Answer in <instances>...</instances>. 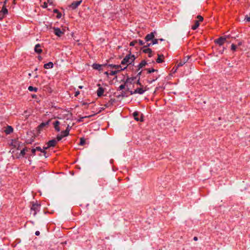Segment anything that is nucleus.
I'll use <instances>...</instances> for the list:
<instances>
[{"label":"nucleus","instance_id":"obj_1","mask_svg":"<svg viewBox=\"0 0 250 250\" xmlns=\"http://www.w3.org/2000/svg\"><path fill=\"white\" fill-rule=\"evenodd\" d=\"M135 59V57L134 55H131V54L126 55L122 61L121 64H125L128 63L129 64H132L133 63L134 60Z\"/></svg>","mask_w":250,"mask_h":250},{"label":"nucleus","instance_id":"obj_2","mask_svg":"<svg viewBox=\"0 0 250 250\" xmlns=\"http://www.w3.org/2000/svg\"><path fill=\"white\" fill-rule=\"evenodd\" d=\"M41 208V205L38 203H33L30 208V214L35 216L37 213L39 211Z\"/></svg>","mask_w":250,"mask_h":250},{"label":"nucleus","instance_id":"obj_3","mask_svg":"<svg viewBox=\"0 0 250 250\" xmlns=\"http://www.w3.org/2000/svg\"><path fill=\"white\" fill-rule=\"evenodd\" d=\"M156 32L155 31H153L151 32L149 34H148L145 37V40L146 42H148L150 41L153 39L155 37V34H156Z\"/></svg>","mask_w":250,"mask_h":250},{"label":"nucleus","instance_id":"obj_4","mask_svg":"<svg viewBox=\"0 0 250 250\" xmlns=\"http://www.w3.org/2000/svg\"><path fill=\"white\" fill-rule=\"evenodd\" d=\"M82 2V0L74 1L70 5L69 8L72 10L76 9Z\"/></svg>","mask_w":250,"mask_h":250},{"label":"nucleus","instance_id":"obj_5","mask_svg":"<svg viewBox=\"0 0 250 250\" xmlns=\"http://www.w3.org/2000/svg\"><path fill=\"white\" fill-rule=\"evenodd\" d=\"M226 41V37H221L215 40L214 42L215 43L219 45H222Z\"/></svg>","mask_w":250,"mask_h":250},{"label":"nucleus","instance_id":"obj_6","mask_svg":"<svg viewBox=\"0 0 250 250\" xmlns=\"http://www.w3.org/2000/svg\"><path fill=\"white\" fill-rule=\"evenodd\" d=\"M56 143H57V140L55 139H52L51 140H50L47 143V146L46 147H43V149H46L50 147H53L56 145Z\"/></svg>","mask_w":250,"mask_h":250},{"label":"nucleus","instance_id":"obj_7","mask_svg":"<svg viewBox=\"0 0 250 250\" xmlns=\"http://www.w3.org/2000/svg\"><path fill=\"white\" fill-rule=\"evenodd\" d=\"M53 28L54 34L58 37H61L64 33L59 27H53Z\"/></svg>","mask_w":250,"mask_h":250},{"label":"nucleus","instance_id":"obj_8","mask_svg":"<svg viewBox=\"0 0 250 250\" xmlns=\"http://www.w3.org/2000/svg\"><path fill=\"white\" fill-rule=\"evenodd\" d=\"M51 121V119L48 120L47 121L42 123L38 127L39 130L42 129L43 127L47 126Z\"/></svg>","mask_w":250,"mask_h":250},{"label":"nucleus","instance_id":"obj_9","mask_svg":"<svg viewBox=\"0 0 250 250\" xmlns=\"http://www.w3.org/2000/svg\"><path fill=\"white\" fill-rule=\"evenodd\" d=\"M190 57L189 56H188L187 57H185L184 59L182 61H181L179 63L177 64L176 69L178 67L183 66L184 64H185L188 59H189Z\"/></svg>","mask_w":250,"mask_h":250},{"label":"nucleus","instance_id":"obj_10","mask_svg":"<svg viewBox=\"0 0 250 250\" xmlns=\"http://www.w3.org/2000/svg\"><path fill=\"white\" fill-rule=\"evenodd\" d=\"M11 145L18 149H20V142L17 140H12Z\"/></svg>","mask_w":250,"mask_h":250},{"label":"nucleus","instance_id":"obj_11","mask_svg":"<svg viewBox=\"0 0 250 250\" xmlns=\"http://www.w3.org/2000/svg\"><path fill=\"white\" fill-rule=\"evenodd\" d=\"M53 125L56 131H57V132L60 131L61 129L59 127L60 122L59 121H55L53 123Z\"/></svg>","mask_w":250,"mask_h":250},{"label":"nucleus","instance_id":"obj_12","mask_svg":"<svg viewBox=\"0 0 250 250\" xmlns=\"http://www.w3.org/2000/svg\"><path fill=\"white\" fill-rule=\"evenodd\" d=\"M71 129V126H70L69 125H68L66 129L64 131H62L61 133L63 134V136L66 137L69 135V131Z\"/></svg>","mask_w":250,"mask_h":250},{"label":"nucleus","instance_id":"obj_13","mask_svg":"<svg viewBox=\"0 0 250 250\" xmlns=\"http://www.w3.org/2000/svg\"><path fill=\"white\" fill-rule=\"evenodd\" d=\"M13 131V128L11 126L7 125L6 129L4 130L5 133L6 134H9Z\"/></svg>","mask_w":250,"mask_h":250},{"label":"nucleus","instance_id":"obj_14","mask_svg":"<svg viewBox=\"0 0 250 250\" xmlns=\"http://www.w3.org/2000/svg\"><path fill=\"white\" fill-rule=\"evenodd\" d=\"M104 92V89L102 87H99L97 90V93L98 97H101L103 95Z\"/></svg>","mask_w":250,"mask_h":250},{"label":"nucleus","instance_id":"obj_15","mask_svg":"<svg viewBox=\"0 0 250 250\" xmlns=\"http://www.w3.org/2000/svg\"><path fill=\"white\" fill-rule=\"evenodd\" d=\"M40 47H41V45L39 43L37 44L35 46V48H34L35 51L36 53H39V54L42 52V49L40 48Z\"/></svg>","mask_w":250,"mask_h":250},{"label":"nucleus","instance_id":"obj_16","mask_svg":"<svg viewBox=\"0 0 250 250\" xmlns=\"http://www.w3.org/2000/svg\"><path fill=\"white\" fill-rule=\"evenodd\" d=\"M53 63L51 62L44 64V68L45 69H49L53 67Z\"/></svg>","mask_w":250,"mask_h":250},{"label":"nucleus","instance_id":"obj_17","mask_svg":"<svg viewBox=\"0 0 250 250\" xmlns=\"http://www.w3.org/2000/svg\"><path fill=\"white\" fill-rule=\"evenodd\" d=\"M133 116L134 117V118L135 120H136L137 121H142L143 120L142 119V118L141 119H139L138 116H139V112H137V111H135L133 113Z\"/></svg>","mask_w":250,"mask_h":250},{"label":"nucleus","instance_id":"obj_18","mask_svg":"<svg viewBox=\"0 0 250 250\" xmlns=\"http://www.w3.org/2000/svg\"><path fill=\"white\" fill-rule=\"evenodd\" d=\"M145 91V90L143 89L142 88H137L135 90V93L141 95L144 94Z\"/></svg>","mask_w":250,"mask_h":250},{"label":"nucleus","instance_id":"obj_19","mask_svg":"<svg viewBox=\"0 0 250 250\" xmlns=\"http://www.w3.org/2000/svg\"><path fill=\"white\" fill-rule=\"evenodd\" d=\"M146 62L145 60L142 61L138 65V70L140 69L146 64Z\"/></svg>","mask_w":250,"mask_h":250},{"label":"nucleus","instance_id":"obj_20","mask_svg":"<svg viewBox=\"0 0 250 250\" xmlns=\"http://www.w3.org/2000/svg\"><path fill=\"white\" fill-rule=\"evenodd\" d=\"M102 67V65L98 64V63H93L92 65V67L93 69L96 70H100Z\"/></svg>","mask_w":250,"mask_h":250},{"label":"nucleus","instance_id":"obj_21","mask_svg":"<svg viewBox=\"0 0 250 250\" xmlns=\"http://www.w3.org/2000/svg\"><path fill=\"white\" fill-rule=\"evenodd\" d=\"M136 78V77H131V78H129L128 77L125 82V83H132V82L134 80V79H135Z\"/></svg>","mask_w":250,"mask_h":250},{"label":"nucleus","instance_id":"obj_22","mask_svg":"<svg viewBox=\"0 0 250 250\" xmlns=\"http://www.w3.org/2000/svg\"><path fill=\"white\" fill-rule=\"evenodd\" d=\"M4 15H6V14H8V10L6 8V6L5 5H3L2 7V9L0 11Z\"/></svg>","mask_w":250,"mask_h":250},{"label":"nucleus","instance_id":"obj_23","mask_svg":"<svg viewBox=\"0 0 250 250\" xmlns=\"http://www.w3.org/2000/svg\"><path fill=\"white\" fill-rule=\"evenodd\" d=\"M158 57L157 59L156 60V62L157 63H162V62H163L164 61L163 59H162L161 58V57H164V55L158 54Z\"/></svg>","mask_w":250,"mask_h":250},{"label":"nucleus","instance_id":"obj_24","mask_svg":"<svg viewBox=\"0 0 250 250\" xmlns=\"http://www.w3.org/2000/svg\"><path fill=\"white\" fill-rule=\"evenodd\" d=\"M199 23L198 21H195V24L194 25L192 26L191 29L192 30H196L199 26Z\"/></svg>","mask_w":250,"mask_h":250},{"label":"nucleus","instance_id":"obj_25","mask_svg":"<svg viewBox=\"0 0 250 250\" xmlns=\"http://www.w3.org/2000/svg\"><path fill=\"white\" fill-rule=\"evenodd\" d=\"M28 149L26 147L23 148L20 152V156L23 157L25 154V151H27Z\"/></svg>","mask_w":250,"mask_h":250},{"label":"nucleus","instance_id":"obj_26","mask_svg":"<svg viewBox=\"0 0 250 250\" xmlns=\"http://www.w3.org/2000/svg\"><path fill=\"white\" fill-rule=\"evenodd\" d=\"M143 52L145 53L150 54V53H152V50L148 47H146L143 50Z\"/></svg>","mask_w":250,"mask_h":250},{"label":"nucleus","instance_id":"obj_27","mask_svg":"<svg viewBox=\"0 0 250 250\" xmlns=\"http://www.w3.org/2000/svg\"><path fill=\"white\" fill-rule=\"evenodd\" d=\"M126 68V66L124 67V68H121L120 71L121 70H125V68ZM119 71H120V70H117V71H111V72L110 73L109 75H112V76H113V75H116Z\"/></svg>","mask_w":250,"mask_h":250},{"label":"nucleus","instance_id":"obj_28","mask_svg":"<svg viewBox=\"0 0 250 250\" xmlns=\"http://www.w3.org/2000/svg\"><path fill=\"white\" fill-rule=\"evenodd\" d=\"M28 90L30 91H35L36 92L38 90V88L35 87H33L32 86H29L28 88Z\"/></svg>","mask_w":250,"mask_h":250},{"label":"nucleus","instance_id":"obj_29","mask_svg":"<svg viewBox=\"0 0 250 250\" xmlns=\"http://www.w3.org/2000/svg\"><path fill=\"white\" fill-rule=\"evenodd\" d=\"M65 137V136H63V134H61V135H60V134H58V135H57V138H56V139H57V141H61V140L62 139V138H63V137Z\"/></svg>","mask_w":250,"mask_h":250},{"label":"nucleus","instance_id":"obj_30","mask_svg":"<svg viewBox=\"0 0 250 250\" xmlns=\"http://www.w3.org/2000/svg\"><path fill=\"white\" fill-rule=\"evenodd\" d=\"M244 21L246 22H250V13L245 16Z\"/></svg>","mask_w":250,"mask_h":250},{"label":"nucleus","instance_id":"obj_31","mask_svg":"<svg viewBox=\"0 0 250 250\" xmlns=\"http://www.w3.org/2000/svg\"><path fill=\"white\" fill-rule=\"evenodd\" d=\"M85 139L83 138H81L80 139V143H79V145L83 146V145H84L85 144Z\"/></svg>","mask_w":250,"mask_h":250},{"label":"nucleus","instance_id":"obj_32","mask_svg":"<svg viewBox=\"0 0 250 250\" xmlns=\"http://www.w3.org/2000/svg\"><path fill=\"white\" fill-rule=\"evenodd\" d=\"M108 66H110V67L114 68L116 69L119 68L121 67L120 65H115V64H109Z\"/></svg>","mask_w":250,"mask_h":250},{"label":"nucleus","instance_id":"obj_33","mask_svg":"<svg viewBox=\"0 0 250 250\" xmlns=\"http://www.w3.org/2000/svg\"><path fill=\"white\" fill-rule=\"evenodd\" d=\"M158 39L153 38V39L152 40V44H156L158 43Z\"/></svg>","mask_w":250,"mask_h":250},{"label":"nucleus","instance_id":"obj_34","mask_svg":"<svg viewBox=\"0 0 250 250\" xmlns=\"http://www.w3.org/2000/svg\"><path fill=\"white\" fill-rule=\"evenodd\" d=\"M156 71H158V70L157 69H155L153 68L148 69L147 70V73H151L152 72H156Z\"/></svg>","mask_w":250,"mask_h":250},{"label":"nucleus","instance_id":"obj_35","mask_svg":"<svg viewBox=\"0 0 250 250\" xmlns=\"http://www.w3.org/2000/svg\"><path fill=\"white\" fill-rule=\"evenodd\" d=\"M137 42H138V41L135 40V41H133L130 42L129 45H130V46H133Z\"/></svg>","mask_w":250,"mask_h":250},{"label":"nucleus","instance_id":"obj_36","mask_svg":"<svg viewBox=\"0 0 250 250\" xmlns=\"http://www.w3.org/2000/svg\"><path fill=\"white\" fill-rule=\"evenodd\" d=\"M236 45H235V44H232L231 45V50L234 51L236 50Z\"/></svg>","mask_w":250,"mask_h":250},{"label":"nucleus","instance_id":"obj_37","mask_svg":"<svg viewBox=\"0 0 250 250\" xmlns=\"http://www.w3.org/2000/svg\"><path fill=\"white\" fill-rule=\"evenodd\" d=\"M125 88V84H121L118 88V90H122Z\"/></svg>","mask_w":250,"mask_h":250},{"label":"nucleus","instance_id":"obj_38","mask_svg":"<svg viewBox=\"0 0 250 250\" xmlns=\"http://www.w3.org/2000/svg\"><path fill=\"white\" fill-rule=\"evenodd\" d=\"M153 44H152V42H150V43H147L146 45H144L143 46V48H146V47H148L151 45H152Z\"/></svg>","mask_w":250,"mask_h":250},{"label":"nucleus","instance_id":"obj_39","mask_svg":"<svg viewBox=\"0 0 250 250\" xmlns=\"http://www.w3.org/2000/svg\"><path fill=\"white\" fill-rule=\"evenodd\" d=\"M137 41L140 45H143L145 44V42H144L142 40H139Z\"/></svg>","mask_w":250,"mask_h":250},{"label":"nucleus","instance_id":"obj_40","mask_svg":"<svg viewBox=\"0 0 250 250\" xmlns=\"http://www.w3.org/2000/svg\"><path fill=\"white\" fill-rule=\"evenodd\" d=\"M35 149L37 150V151H41V152H42L43 151V150L41 148V147L40 146H37L36 148H35Z\"/></svg>","mask_w":250,"mask_h":250},{"label":"nucleus","instance_id":"obj_41","mask_svg":"<svg viewBox=\"0 0 250 250\" xmlns=\"http://www.w3.org/2000/svg\"><path fill=\"white\" fill-rule=\"evenodd\" d=\"M197 18L199 20V21H201L203 20V18L200 15H198L197 17Z\"/></svg>","mask_w":250,"mask_h":250},{"label":"nucleus","instance_id":"obj_42","mask_svg":"<svg viewBox=\"0 0 250 250\" xmlns=\"http://www.w3.org/2000/svg\"><path fill=\"white\" fill-rule=\"evenodd\" d=\"M126 95L125 92H124V91H122V93H121V96H122V97H125V96H126V95ZM120 96V95L118 96L117 97H118V98H119Z\"/></svg>","mask_w":250,"mask_h":250},{"label":"nucleus","instance_id":"obj_43","mask_svg":"<svg viewBox=\"0 0 250 250\" xmlns=\"http://www.w3.org/2000/svg\"><path fill=\"white\" fill-rule=\"evenodd\" d=\"M36 151L37 150L35 149V148L32 149L31 151H32V155L33 156L35 155V153H36Z\"/></svg>","mask_w":250,"mask_h":250},{"label":"nucleus","instance_id":"obj_44","mask_svg":"<svg viewBox=\"0 0 250 250\" xmlns=\"http://www.w3.org/2000/svg\"><path fill=\"white\" fill-rule=\"evenodd\" d=\"M62 17V14L61 13L59 12L58 13V15H57V18H58V19H60Z\"/></svg>","mask_w":250,"mask_h":250},{"label":"nucleus","instance_id":"obj_45","mask_svg":"<svg viewBox=\"0 0 250 250\" xmlns=\"http://www.w3.org/2000/svg\"><path fill=\"white\" fill-rule=\"evenodd\" d=\"M80 94V91H77L75 92V97H77Z\"/></svg>","mask_w":250,"mask_h":250},{"label":"nucleus","instance_id":"obj_46","mask_svg":"<svg viewBox=\"0 0 250 250\" xmlns=\"http://www.w3.org/2000/svg\"><path fill=\"white\" fill-rule=\"evenodd\" d=\"M91 116H85V117H82L79 120V122H81L82 121V119H83V118H87V117H91Z\"/></svg>","mask_w":250,"mask_h":250},{"label":"nucleus","instance_id":"obj_47","mask_svg":"<svg viewBox=\"0 0 250 250\" xmlns=\"http://www.w3.org/2000/svg\"><path fill=\"white\" fill-rule=\"evenodd\" d=\"M158 77H156L155 78V79H153V80H151V81H150L149 82V83H153V82H154L156 80H157V79H158Z\"/></svg>","mask_w":250,"mask_h":250},{"label":"nucleus","instance_id":"obj_48","mask_svg":"<svg viewBox=\"0 0 250 250\" xmlns=\"http://www.w3.org/2000/svg\"><path fill=\"white\" fill-rule=\"evenodd\" d=\"M137 84H138V85H142L140 82V78H139V79L138 80L137 82Z\"/></svg>","mask_w":250,"mask_h":250},{"label":"nucleus","instance_id":"obj_49","mask_svg":"<svg viewBox=\"0 0 250 250\" xmlns=\"http://www.w3.org/2000/svg\"><path fill=\"white\" fill-rule=\"evenodd\" d=\"M42 152L44 153V155L45 158H47L48 157V156L46 155V151H45L44 150H43V151Z\"/></svg>","mask_w":250,"mask_h":250},{"label":"nucleus","instance_id":"obj_50","mask_svg":"<svg viewBox=\"0 0 250 250\" xmlns=\"http://www.w3.org/2000/svg\"><path fill=\"white\" fill-rule=\"evenodd\" d=\"M40 234V232L39 231H36L35 232V235H37V236H39Z\"/></svg>","mask_w":250,"mask_h":250},{"label":"nucleus","instance_id":"obj_51","mask_svg":"<svg viewBox=\"0 0 250 250\" xmlns=\"http://www.w3.org/2000/svg\"><path fill=\"white\" fill-rule=\"evenodd\" d=\"M53 12H54V13H57V14L59 12V10L58 9H54L53 10Z\"/></svg>","mask_w":250,"mask_h":250},{"label":"nucleus","instance_id":"obj_52","mask_svg":"<svg viewBox=\"0 0 250 250\" xmlns=\"http://www.w3.org/2000/svg\"><path fill=\"white\" fill-rule=\"evenodd\" d=\"M129 92H130V95H133V94H136V93H135V90L134 91H130Z\"/></svg>","mask_w":250,"mask_h":250},{"label":"nucleus","instance_id":"obj_53","mask_svg":"<svg viewBox=\"0 0 250 250\" xmlns=\"http://www.w3.org/2000/svg\"><path fill=\"white\" fill-rule=\"evenodd\" d=\"M141 73H142V72H141H141H139V73H138V74H137V76H136V77H140V75H141Z\"/></svg>","mask_w":250,"mask_h":250},{"label":"nucleus","instance_id":"obj_54","mask_svg":"<svg viewBox=\"0 0 250 250\" xmlns=\"http://www.w3.org/2000/svg\"><path fill=\"white\" fill-rule=\"evenodd\" d=\"M104 73V74L107 75V76H108V75H109V74L108 73L107 71L105 72Z\"/></svg>","mask_w":250,"mask_h":250},{"label":"nucleus","instance_id":"obj_55","mask_svg":"<svg viewBox=\"0 0 250 250\" xmlns=\"http://www.w3.org/2000/svg\"><path fill=\"white\" fill-rule=\"evenodd\" d=\"M224 37H226V39H228V38H229L230 36V35H227V36H223Z\"/></svg>","mask_w":250,"mask_h":250},{"label":"nucleus","instance_id":"obj_56","mask_svg":"<svg viewBox=\"0 0 250 250\" xmlns=\"http://www.w3.org/2000/svg\"><path fill=\"white\" fill-rule=\"evenodd\" d=\"M193 240H194V241H197V240H198V238H197V237L195 236V237H194V238H193Z\"/></svg>","mask_w":250,"mask_h":250},{"label":"nucleus","instance_id":"obj_57","mask_svg":"<svg viewBox=\"0 0 250 250\" xmlns=\"http://www.w3.org/2000/svg\"><path fill=\"white\" fill-rule=\"evenodd\" d=\"M242 44V42H240L238 43V46H240Z\"/></svg>","mask_w":250,"mask_h":250},{"label":"nucleus","instance_id":"obj_58","mask_svg":"<svg viewBox=\"0 0 250 250\" xmlns=\"http://www.w3.org/2000/svg\"><path fill=\"white\" fill-rule=\"evenodd\" d=\"M148 57L150 58L152 56V53H150V54H148Z\"/></svg>","mask_w":250,"mask_h":250},{"label":"nucleus","instance_id":"obj_59","mask_svg":"<svg viewBox=\"0 0 250 250\" xmlns=\"http://www.w3.org/2000/svg\"><path fill=\"white\" fill-rule=\"evenodd\" d=\"M4 16H0V20H1L3 19Z\"/></svg>","mask_w":250,"mask_h":250},{"label":"nucleus","instance_id":"obj_60","mask_svg":"<svg viewBox=\"0 0 250 250\" xmlns=\"http://www.w3.org/2000/svg\"><path fill=\"white\" fill-rule=\"evenodd\" d=\"M47 3H44V6H43V7H44V8L46 7H47Z\"/></svg>","mask_w":250,"mask_h":250},{"label":"nucleus","instance_id":"obj_61","mask_svg":"<svg viewBox=\"0 0 250 250\" xmlns=\"http://www.w3.org/2000/svg\"><path fill=\"white\" fill-rule=\"evenodd\" d=\"M79 88L80 89H82V88H83V86H81V85H80V86H79Z\"/></svg>","mask_w":250,"mask_h":250},{"label":"nucleus","instance_id":"obj_62","mask_svg":"<svg viewBox=\"0 0 250 250\" xmlns=\"http://www.w3.org/2000/svg\"><path fill=\"white\" fill-rule=\"evenodd\" d=\"M7 0H5L4 1V5H5V4H6V2H7Z\"/></svg>","mask_w":250,"mask_h":250},{"label":"nucleus","instance_id":"obj_63","mask_svg":"<svg viewBox=\"0 0 250 250\" xmlns=\"http://www.w3.org/2000/svg\"><path fill=\"white\" fill-rule=\"evenodd\" d=\"M39 60H41L42 59V57L41 56H39Z\"/></svg>","mask_w":250,"mask_h":250},{"label":"nucleus","instance_id":"obj_64","mask_svg":"<svg viewBox=\"0 0 250 250\" xmlns=\"http://www.w3.org/2000/svg\"><path fill=\"white\" fill-rule=\"evenodd\" d=\"M35 71H37L38 70V68H36L34 70Z\"/></svg>","mask_w":250,"mask_h":250}]
</instances>
